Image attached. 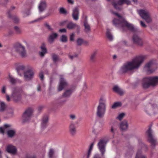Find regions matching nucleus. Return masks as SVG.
Segmentation results:
<instances>
[{
    "instance_id": "69168bd1",
    "label": "nucleus",
    "mask_w": 158,
    "mask_h": 158,
    "mask_svg": "<svg viewBox=\"0 0 158 158\" xmlns=\"http://www.w3.org/2000/svg\"><path fill=\"white\" fill-rule=\"evenodd\" d=\"M65 102V101H60L58 103V105H61Z\"/></svg>"
},
{
    "instance_id": "f704fd0d",
    "label": "nucleus",
    "mask_w": 158,
    "mask_h": 158,
    "mask_svg": "<svg viewBox=\"0 0 158 158\" xmlns=\"http://www.w3.org/2000/svg\"><path fill=\"white\" fill-rule=\"evenodd\" d=\"M55 153L54 150L52 148H50L49 149L48 153V156L49 158H53Z\"/></svg>"
},
{
    "instance_id": "b1692460",
    "label": "nucleus",
    "mask_w": 158,
    "mask_h": 158,
    "mask_svg": "<svg viewBox=\"0 0 158 158\" xmlns=\"http://www.w3.org/2000/svg\"><path fill=\"white\" fill-rule=\"evenodd\" d=\"M128 125L127 121L124 120L121 122L120 124V128L122 131L127 130L128 127Z\"/></svg>"
},
{
    "instance_id": "338daca9",
    "label": "nucleus",
    "mask_w": 158,
    "mask_h": 158,
    "mask_svg": "<svg viewBox=\"0 0 158 158\" xmlns=\"http://www.w3.org/2000/svg\"><path fill=\"white\" fill-rule=\"evenodd\" d=\"M94 158H100L99 157V156L98 154H96L95 155L94 157Z\"/></svg>"
},
{
    "instance_id": "79ce46f5",
    "label": "nucleus",
    "mask_w": 158,
    "mask_h": 158,
    "mask_svg": "<svg viewBox=\"0 0 158 158\" xmlns=\"http://www.w3.org/2000/svg\"><path fill=\"white\" fill-rule=\"evenodd\" d=\"M44 26L50 31H53V29L52 28L51 26L47 23H45L44 24Z\"/></svg>"
},
{
    "instance_id": "0e129e2a",
    "label": "nucleus",
    "mask_w": 158,
    "mask_h": 158,
    "mask_svg": "<svg viewBox=\"0 0 158 158\" xmlns=\"http://www.w3.org/2000/svg\"><path fill=\"white\" fill-rule=\"evenodd\" d=\"M68 2L70 4H73L74 3V1L73 0H68Z\"/></svg>"
},
{
    "instance_id": "a19ab883",
    "label": "nucleus",
    "mask_w": 158,
    "mask_h": 158,
    "mask_svg": "<svg viewBox=\"0 0 158 158\" xmlns=\"http://www.w3.org/2000/svg\"><path fill=\"white\" fill-rule=\"evenodd\" d=\"M60 40L63 42H65L67 41V36L65 35H62L60 38Z\"/></svg>"
},
{
    "instance_id": "1a4fd4ad",
    "label": "nucleus",
    "mask_w": 158,
    "mask_h": 158,
    "mask_svg": "<svg viewBox=\"0 0 158 158\" xmlns=\"http://www.w3.org/2000/svg\"><path fill=\"white\" fill-rule=\"evenodd\" d=\"M24 73V77L26 81H30L34 77V72L32 67L30 66Z\"/></svg>"
},
{
    "instance_id": "13d9d810",
    "label": "nucleus",
    "mask_w": 158,
    "mask_h": 158,
    "mask_svg": "<svg viewBox=\"0 0 158 158\" xmlns=\"http://www.w3.org/2000/svg\"><path fill=\"white\" fill-rule=\"evenodd\" d=\"M59 31L60 32H66V29L65 28L61 29L59 30Z\"/></svg>"
},
{
    "instance_id": "ddd939ff",
    "label": "nucleus",
    "mask_w": 158,
    "mask_h": 158,
    "mask_svg": "<svg viewBox=\"0 0 158 158\" xmlns=\"http://www.w3.org/2000/svg\"><path fill=\"white\" fill-rule=\"evenodd\" d=\"M153 63L150 61L146 64L143 70L147 73H150L154 71L156 69L153 68Z\"/></svg>"
},
{
    "instance_id": "2f4dec72",
    "label": "nucleus",
    "mask_w": 158,
    "mask_h": 158,
    "mask_svg": "<svg viewBox=\"0 0 158 158\" xmlns=\"http://www.w3.org/2000/svg\"><path fill=\"white\" fill-rule=\"evenodd\" d=\"M110 30L109 29H107L106 32V35L108 39L110 40H113V36L110 32Z\"/></svg>"
},
{
    "instance_id": "2eb2a0df",
    "label": "nucleus",
    "mask_w": 158,
    "mask_h": 158,
    "mask_svg": "<svg viewBox=\"0 0 158 158\" xmlns=\"http://www.w3.org/2000/svg\"><path fill=\"white\" fill-rule=\"evenodd\" d=\"M15 66L18 75L21 76L22 73H21V72L24 71L26 69H27L30 66H25L23 64L17 63L15 64Z\"/></svg>"
},
{
    "instance_id": "5701e85b",
    "label": "nucleus",
    "mask_w": 158,
    "mask_h": 158,
    "mask_svg": "<svg viewBox=\"0 0 158 158\" xmlns=\"http://www.w3.org/2000/svg\"><path fill=\"white\" fill-rule=\"evenodd\" d=\"M40 48L41 51L39 52V54L40 56L43 57L47 53V49L46 48L44 44H42L40 47Z\"/></svg>"
},
{
    "instance_id": "f3484780",
    "label": "nucleus",
    "mask_w": 158,
    "mask_h": 158,
    "mask_svg": "<svg viewBox=\"0 0 158 158\" xmlns=\"http://www.w3.org/2000/svg\"><path fill=\"white\" fill-rule=\"evenodd\" d=\"M68 83L66 81L63 77L62 76H60V84L58 88L59 91L62 90L64 88L67 86Z\"/></svg>"
},
{
    "instance_id": "a878e982",
    "label": "nucleus",
    "mask_w": 158,
    "mask_h": 158,
    "mask_svg": "<svg viewBox=\"0 0 158 158\" xmlns=\"http://www.w3.org/2000/svg\"><path fill=\"white\" fill-rule=\"evenodd\" d=\"M48 122V117L47 116L44 117L42 120L41 123V127L43 128L47 126Z\"/></svg>"
},
{
    "instance_id": "bb28decb",
    "label": "nucleus",
    "mask_w": 158,
    "mask_h": 158,
    "mask_svg": "<svg viewBox=\"0 0 158 158\" xmlns=\"http://www.w3.org/2000/svg\"><path fill=\"white\" fill-rule=\"evenodd\" d=\"M98 51L97 50H95L91 54L90 56V61L91 62H94L95 61Z\"/></svg>"
},
{
    "instance_id": "c9c22d12",
    "label": "nucleus",
    "mask_w": 158,
    "mask_h": 158,
    "mask_svg": "<svg viewBox=\"0 0 158 158\" xmlns=\"http://www.w3.org/2000/svg\"><path fill=\"white\" fill-rule=\"evenodd\" d=\"M135 158H146V157L142 154L141 151L139 150L137 153Z\"/></svg>"
},
{
    "instance_id": "e433bc0d",
    "label": "nucleus",
    "mask_w": 158,
    "mask_h": 158,
    "mask_svg": "<svg viewBox=\"0 0 158 158\" xmlns=\"http://www.w3.org/2000/svg\"><path fill=\"white\" fill-rule=\"evenodd\" d=\"M6 108L5 104L3 102H1L0 105V112L4 111Z\"/></svg>"
},
{
    "instance_id": "a18cd8bd",
    "label": "nucleus",
    "mask_w": 158,
    "mask_h": 158,
    "mask_svg": "<svg viewBox=\"0 0 158 158\" xmlns=\"http://www.w3.org/2000/svg\"><path fill=\"white\" fill-rule=\"evenodd\" d=\"M52 58L53 61L55 62H56L58 59V56L55 54L52 55Z\"/></svg>"
},
{
    "instance_id": "9b49d317",
    "label": "nucleus",
    "mask_w": 158,
    "mask_h": 158,
    "mask_svg": "<svg viewBox=\"0 0 158 158\" xmlns=\"http://www.w3.org/2000/svg\"><path fill=\"white\" fill-rule=\"evenodd\" d=\"M33 112V110L31 108L26 110L22 117L23 122H27L30 120L32 116Z\"/></svg>"
},
{
    "instance_id": "6e6552de",
    "label": "nucleus",
    "mask_w": 158,
    "mask_h": 158,
    "mask_svg": "<svg viewBox=\"0 0 158 158\" xmlns=\"http://www.w3.org/2000/svg\"><path fill=\"white\" fill-rule=\"evenodd\" d=\"M112 3L116 9L120 10L122 9V6L125 3L129 5L131 4V1L130 0H112Z\"/></svg>"
},
{
    "instance_id": "c03bdc74",
    "label": "nucleus",
    "mask_w": 158,
    "mask_h": 158,
    "mask_svg": "<svg viewBox=\"0 0 158 158\" xmlns=\"http://www.w3.org/2000/svg\"><path fill=\"white\" fill-rule=\"evenodd\" d=\"M124 114L123 113H121L120 114L118 117H117V118L119 120H121L124 117Z\"/></svg>"
},
{
    "instance_id": "dca6fc26",
    "label": "nucleus",
    "mask_w": 158,
    "mask_h": 158,
    "mask_svg": "<svg viewBox=\"0 0 158 158\" xmlns=\"http://www.w3.org/2000/svg\"><path fill=\"white\" fill-rule=\"evenodd\" d=\"M6 151L11 155H15L17 152L16 147L11 144L7 145L6 147Z\"/></svg>"
},
{
    "instance_id": "393cba45",
    "label": "nucleus",
    "mask_w": 158,
    "mask_h": 158,
    "mask_svg": "<svg viewBox=\"0 0 158 158\" xmlns=\"http://www.w3.org/2000/svg\"><path fill=\"white\" fill-rule=\"evenodd\" d=\"M9 78L10 82L13 84H14L17 83H21V81L20 80L17 78H14L10 74L9 75Z\"/></svg>"
},
{
    "instance_id": "aec40b11",
    "label": "nucleus",
    "mask_w": 158,
    "mask_h": 158,
    "mask_svg": "<svg viewBox=\"0 0 158 158\" xmlns=\"http://www.w3.org/2000/svg\"><path fill=\"white\" fill-rule=\"evenodd\" d=\"M67 27L69 29H76L78 33L79 31L80 27L77 24L73 23L72 22H70L68 23Z\"/></svg>"
},
{
    "instance_id": "58836bf2",
    "label": "nucleus",
    "mask_w": 158,
    "mask_h": 158,
    "mask_svg": "<svg viewBox=\"0 0 158 158\" xmlns=\"http://www.w3.org/2000/svg\"><path fill=\"white\" fill-rule=\"evenodd\" d=\"M117 128V126L116 125L114 124L111 127L110 131L113 133L114 134L116 131Z\"/></svg>"
},
{
    "instance_id": "6e6d98bb",
    "label": "nucleus",
    "mask_w": 158,
    "mask_h": 158,
    "mask_svg": "<svg viewBox=\"0 0 158 158\" xmlns=\"http://www.w3.org/2000/svg\"><path fill=\"white\" fill-rule=\"evenodd\" d=\"M23 13L24 14V16H27L30 14V13L29 11H28L27 12H26L25 11H23Z\"/></svg>"
},
{
    "instance_id": "4d7b16f0",
    "label": "nucleus",
    "mask_w": 158,
    "mask_h": 158,
    "mask_svg": "<svg viewBox=\"0 0 158 158\" xmlns=\"http://www.w3.org/2000/svg\"><path fill=\"white\" fill-rule=\"evenodd\" d=\"M94 144V143L93 142L92 143H91L90 145V146L89 147V150L90 151H92V149L93 147V146Z\"/></svg>"
},
{
    "instance_id": "20e7f679",
    "label": "nucleus",
    "mask_w": 158,
    "mask_h": 158,
    "mask_svg": "<svg viewBox=\"0 0 158 158\" xmlns=\"http://www.w3.org/2000/svg\"><path fill=\"white\" fill-rule=\"evenodd\" d=\"M158 84V77H145L143 78L142 85L143 88H147L150 85L155 86Z\"/></svg>"
},
{
    "instance_id": "6ab92c4d",
    "label": "nucleus",
    "mask_w": 158,
    "mask_h": 158,
    "mask_svg": "<svg viewBox=\"0 0 158 158\" xmlns=\"http://www.w3.org/2000/svg\"><path fill=\"white\" fill-rule=\"evenodd\" d=\"M77 126L76 123H71L69 126V131L70 134L72 135H75L77 132Z\"/></svg>"
},
{
    "instance_id": "39448f33",
    "label": "nucleus",
    "mask_w": 158,
    "mask_h": 158,
    "mask_svg": "<svg viewBox=\"0 0 158 158\" xmlns=\"http://www.w3.org/2000/svg\"><path fill=\"white\" fill-rule=\"evenodd\" d=\"M22 90L19 88H15L12 90L11 98L16 103L21 102L22 100Z\"/></svg>"
},
{
    "instance_id": "ea45409f",
    "label": "nucleus",
    "mask_w": 158,
    "mask_h": 158,
    "mask_svg": "<svg viewBox=\"0 0 158 158\" xmlns=\"http://www.w3.org/2000/svg\"><path fill=\"white\" fill-rule=\"evenodd\" d=\"M121 103L119 102H116L114 103L111 106L112 109H115L116 107L120 106H121Z\"/></svg>"
},
{
    "instance_id": "774afa93",
    "label": "nucleus",
    "mask_w": 158,
    "mask_h": 158,
    "mask_svg": "<svg viewBox=\"0 0 158 158\" xmlns=\"http://www.w3.org/2000/svg\"><path fill=\"white\" fill-rule=\"evenodd\" d=\"M9 115V116L11 117L12 116L13 114V112L12 111L10 113H8L7 114Z\"/></svg>"
},
{
    "instance_id": "4468645a",
    "label": "nucleus",
    "mask_w": 158,
    "mask_h": 158,
    "mask_svg": "<svg viewBox=\"0 0 158 158\" xmlns=\"http://www.w3.org/2000/svg\"><path fill=\"white\" fill-rule=\"evenodd\" d=\"M132 40L133 43L136 44L139 46L142 47L143 45L142 39L136 34L134 35L132 38Z\"/></svg>"
},
{
    "instance_id": "bf43d9fd",
    "label": "nucleus",
    "mask_w": 158,
    "mask_h": 158,
    "mask_svg": "<svg viewBox=\"0 0 158 158\" xmlns=\"http://www.w3.org/2000/svg\"><path fill=\"white\" fill-rule=\"evenodd\" d=\"M0 132L2 134L4 133V128L2 127H0Z\"/></svg>"
},
{
    "instance_id": "de8ad7c7",
    "label": "nucleus",
    "mask_w": 158,
    "mask_h": 158,
    "mask_svg": "<svg viewBox=\"0 0 158 158\" xmlns=\"http://www.w3.org/2000/svg\"><path fill=\"white\" fill-rule=\"evenodd\" d=\"M24 158H36V156L34 155L27 154L26 155Z\"/></svg>"
},
{
    "instance_id": "72a5a7b5",
    "label": "nucleus",
    "mask_w": 158,
    "mask_h": 158,
    "mask_svg": "<svg viewBox=\"0 0 158 158\" xmlns=\"http://www.w3.org/2000/svg\"><path fill=\"white\" fill-rule=\"evenodd\" d=\"M73 92L71 89H68L63 94V96L65 97H68L70 96Z\"/></svg>"
},
{
    "instance_id": "37998d69",
    "label": "nucleus",
    "mask_w": 158,
    "mask_h": 158,
    "mask_svg": "<svg viewBox=\"0 0 158 158\" xmlns=\"http://www.w3.org/2000/svg\"><path fill=\"white\" fill-rule=\"evenodd\" d=\"M59 12L62 14H65L67 13L66 10L63 7H61L60 8Z\"/></svg>"
},
{
    "instance_id": "052dcab7",
    "label": "nucleus",
    "mask_w": 158,
    "mask_h": 158,
    "mask_svg": "<svg viewBox=\"0 0 158 158\" xmlns=\"http://www.w3.org/2000/svg\"><path fill=\"white\" fill-rule=\"evenodd\" d=\"M6 100L8 102L10 101V98L9 96L8 95L6 94Z\"/></svg>"
},
{
    "instance_id": "4c0bfd02",
    "label": "nucleus",
    "mask_w": 158,
    "mask_h": 158,
    "mask_svg": "<svg viewBox=\"0 0 158 158\" xmlns=\"http://www.w3.org/2000/svg\"><path fill=\"white\" fill-rule=\"evenodd\" d=\"M15 131L14 130H9L7 131V133L8 136L12 137L15 134Z\"/></svg>"
},
{
    "instance_id": "8fccbe9b",
    "label": "nucleus",
    "mask_w": 158,
    "mask_h": 158,
    "mask_svg": "<svg viewBox=\"0 0 158 158\" xmlns=\"http://www.w3.org/2000/svg\"><path fill=\"white\" fill-rule=\"evenodd\" d=\"M77 56L78 54H75L73 55L69 56V57L71 59L73 60L74 58L77 57Z\"/></svg>"
},
{
    "instance_id": "603ef678",
    "label": "nucleus",
    "mask_w": 158,
    "mask_h": 158,
    "mask_svg": "<svg viewBox=\"0 0 158 158\" xmlns=\"http://www.w3.org/2000/svg\"><path fill=\"white\" fill-rule=\"evenodd\" d=\"M75 35L74 33H72L70 35V40L71 41H73L74 40Z\"/></svg>"
},
{
    "instance_id": "3c124183",
    "label": "nucleus",
    "mask_w": 158,
    "mask_h": 158,
    "mask_svg": "<svg viewBox=\"0 0 158 158\" xmlns=\"http://www.w3.org/2000/svg\"><path fill=\"white\" fill-rule=\"evenodd\" d=\"M40 78L41 80H43L44 78V76L43 72H41L39 74Z\"/></svg>"
},
{
    "instance_id": "f8f14e48",
    "label": "nucleus",
    "mask_w": 158,
    "mask_h": 158,
    "mask_svg": "<svg viewBox=\"0 0 158 158\" xmlns=\"http://www.w3.org/2000/svg\"><path fill=\"white\" fill-rule=\"evenodd\" d=\"M106 144V142L105 140L102 139L99 141L97 144L98 148L102 156L104 155L106 151L105 148Z\"/></svg>"
},
{
    "instance_id": "680f3d73",
    "label": "nucleus",
    "mask_w": 158,
    "mask_h": 158,
    "mask_svg": "<svg viewBox=\"0 0 158 158\" xmlns=\"http://www.w3.org/2000/svg\"><path fill=\"white\" fill-rule=\"evenodd\" d=\"M91 151H90L89 150L88 152V154H87V158H89V157L91 153Z\"/></svg>"
},
{
    "instance_id": "0eeeda50",
    "label": "nucleus",
    "mask_w": 158,
    "mask_h": 158,
    "mask_svg": "<svg viewBox=\"0 0 158 158\" xmlns=\"http://www.w3.org/2000/svg\"><path fill=\"white\" fill-rule=\"evenodd\" d=\"M140 16L147 23H150L152 22L149 11L147 9H139L137 10Z\"/></svg>"
},
{
    "instance_id": "cd10ccee",
    "label": "nucleus",
    "mask_w": 158,
    "mask_h": 158,
    "mask_svg": "<svg viewBox=\"0 0 158 158\" xmlns=\"http://www.w3.org/2000/svg\"><path fill=\"white\" fill-rule=\"evenodd\" d=\"M113 89L114 92L121 95H123L124 93V92L123 90L120 88L117 85L114 86Z\"/></svg>"
},
{
    "instance_id": "f03ea898",
    "label": "nucleus",
    "mask_w": 158,
    "mask_h": 158,
    "mask_svg": "<svg viewBox=\"0 0 158 158\" xmlns=\"http://www.w3.org/2000/svg\"><path fill=\"white\" fill-rule=\"evenodd\" d=\"M117 17L118 19H114L113 21V24L116 27H120L122 31H125L127 29L132 31H135L133 25L127 21L123 17L118 13H114Z\"/></svg>"
},
{
    "instance_id": "c85d7f7f",
    "label": "nucleus",
    "mask_w": 158,
    "mask_h": 158,
    "mask_svg": "<svg viewBox=\"0 0 158 158\" xmlns=\"http://www.w3.org/2000/svg\"><path fill=\"white\" fill-rule=\"evenodd\" d=\"M50 15V14L49 12H48L46 14L43 16H41L40 17L36 19L33 21L32 23H34L37 22H40V21L45 19L47 17L49 16Z\"/></svg>"
},
{
    "instance_id": "a211bd4d",
    "label": "nucleus",
    "mask_w": 158,
    "mask_h": 158,
    "mask_svg": "<svg viewBox=\"0 0 158 158\" xmlns=\"http://www.w3.org/2000/svg\"><path fill=\"white\" fill-rule=\"evenodd\" d=\"M47 4L44 0L40 1L38 5V9L40 13H42L46 9Z\"/></svg>"
},
{
    "instance_id": "e2e57ef3",
    "label": "nucleus",
    "mask_w": 158,
    "mask_h": 158,
    "mask_svg": "<svg viewBox=\"0 0 158 158\" xmlns=\"http://www.w3.org/2000/svg\"><path fill=\"white\" fill-rule=\"evenodd\" d=\"M123 44L124 45L127 46H129V45L128 44L127 42L126 41H124L123 42Z\"/></svg>"
},
{
    "instance_id": "7c9ffc66",
    "label": "nucleus",
    "mask_w": 158,
    "mask_h": 158,
    "mask_svg": "<svg viewBox=\"0 0 158 158\" xmlns=\"http://www.w3.org/2000/svg\"><path fill=\"white\" fill-rule=\"evenodd\" d=\"M7 15L8 17L9 18H12L13 19L14 22L15 23H19V19L18 18L15 16H12L11 15L10 13L9 12H8Z\"/></svg>"
},
{
    "instance_id": "9d476101",
    "label": "nucleus",
    "mask_w": 158,
    "mask_h": 158,
    "mask_svg": "<svg viewBox=\"0 0 158 158\" xmlns=\"http://www.w3.org/2000/svg\"><path fill=\"white\" fill-rule=\"evenodd\" d=\"M146 134L148 138V141L151 143L152 146L154 147L156 143V139L152 135V132L151 127L147 131Z\"/></svg>"
},
{
    "instance_id": "49530a36",
    "label": "nucleus",
    "mask_w": 158,
    "mask_h": 158,
    "mask_svg": "<svg viewBox=\"0 0 158 158\" xmlns=\"http://www.w3.org/2000/svg\"><path fill=\"white\" fill-rule=\"evenodd\" d=\"M83 40L81 39H78L77 40V43L78 45H81L83 43Z\"/></svg>"
},
{
    "instance_id": "473e14b6",
    "label": "nucleus",
    "mask_w": 158,
    "mask_h": 158,
    "mask_svg": "<svg viewBox=\"0 0 158 158\" xmlns=\"http://www.w3.org/2000/svg\"><path fill=\"white\" fill-rule=\"evenodd\" d=\"M84 26L85 27V31L86 32H89L90 30V27L89 25L87 23L86 21L84 22Z\"/></svg>"
},
{
    "instance_id": "412c9836",
    "label": "nucleus",
    "mask_w": 158,
    "mask_h": 158,
    "mask_svg": "<svg viewBox=\"0 0 158 158\" xmlns=\"http://www.w3.org/2000/svg\"><path fill=\"white\" fill-rule=\"evenodd\" d=\"M79 10L77 7H75L73 10L72 16L73 19L77 20L79 18Z\"/></svg>"
},
{
    "instance_id": "864d4df0",
    "label": "nucleus",
    "mask_w": 158,
    "mask_h": 158,
    "mask_svg": "<svg viewBox=\"0 0 158 158\" xmlns=\"http://www.w3.org/2000/svg\"><path fill=\"white\" fill-rule=\"evenodd\" d=\"M70 118L72 120H73L76 119V116L74 114H71L70 115Z\"/></svg>"
},
{
    "instance_id": "423d86ee",
    "label": "nucleus",
    "mask_w": 158,
    "mask_h": 158,
    "mask_svg": "<svg viewBox=\"0 0 158 158\" xmlns=\"http://www.w3.org/2000/svg\"><path fill=\"white\" fill-rule=\"evenodd\" d=\"M15 51L21 58H25L27 56L25 47L21 43H17L14 46Z\"/></svg>"
},
{
    "instance_id": "f257e3e1",
    "label": "nucleus",
    "mask_w": 158,
    "mask_h": 158,
    "mask_svg": "<svg viewBox=\"0 0 158 158\" xmlns=\"http://www.w3.org/2000/svg\"><path fill=\"white\" fill-rule=\"evenodd\" d=\"M146 55H141L134 58L131 61L125 64L119 70L120 74L125 73L127 71L138 69L146 58Z\"/></svg>"
},
{
    "instance_id": "4be33fe9",
    "label": "nucleus",
    "mask_w": 158,
    "mask_h": 158,
    "mask_svg": "<svg viewBox=\"0 0 158 158\" xmlns=\"http://www.w3.org/2000/svg\"><path fill=\"white\" fill-rule=\"evenodd\" d=\"M58 35L57 33L52 32L51 34L49 36L48 39V42L50 43H52L55 39L58 36Z\"/></svg>"
},
{
    "instance_id": "5fc2aeb1",
    "label": "nucleus",
    "mask_w": 158,
    "mask_h": 158,
    "mask_svg": "<svg viewBox=\"0 0 158 158\" xmlns=\"http://www.w3.org/2000/svg\"><path fill=\"white\" fill-rule=\"evenodd\" d=\"M140 25L142 27H147L146 25L144 23V22L141 21H140Z\"/></svg>"
},
{
    "instance_id": "7ed1b4c3",
    "label": "nucleus",
    "mask_w": 158,
    "mask_h": 158,
    "mask_svg": "<svg viewBox=\"0 0 158 158\" xmlns=\"http://www.w3.org/2000/svg\"><path fill=\"white\" fill-rule=\"evenodd\" d=\"M106 109V99L103 98L100 99L99 104L97 107L96 114L99 118H103L105 114Z\"/></svg>"
},
{
    "instance_id": "09e8293b",
    "label": "nucleus",
    "mask_w": 158,
    "mask_h": 158,
    "mask_svg": "<svg viewBox=\"0 0 158 158\" xmlns=\"http://www.w3.org/2000/svg\"><path fill=\"white\" fill-rule=\"evenodd\" d=\"M6 90V86L5 85L3 86L2 87V89H1L2 93V94H5Z\"/></svg>"
},
{
    "instance_id": "c756f323",
    "label": "nucleus",
    "mask_w": 158,
    "mask_h": 158,
    "mask_svg": "<svg viewBox=\"0 0 158 158\" xmlns=\"http://www.w3.org/2000/svg\"><path fill=\"white\" fill-rule=\"evenodd\" d=\"M14 29L15 33L17 35H20L22 33V30L21 28L17 26H15Z\"/></svg>"
}]
</instances>
